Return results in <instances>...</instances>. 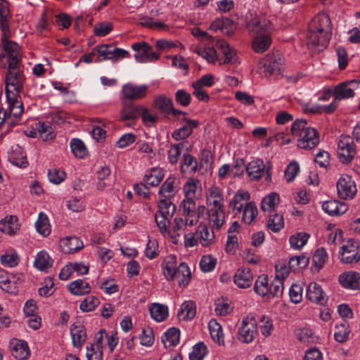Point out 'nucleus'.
I'll use <instances>...</instances> for the list:
<instances>
[{
    "label": "nucleus",
    "mask_w": 360,
    "mask_h": 360,
    "mask_svg": "<svg viewBox=\"0 0 360 360\" xmlns=\"http://www.w3.org/2000/svg\"><path fill=\"white\" fill-rule=\"evenodd\" d=\"M22 65H8L5 76V92L6 97L11 99L14 95H20L23 91L25 76L21 69Z\"/></svg>",
    "instance_id": "1"
},
{
    "label": "nucleus",
    "mask_w": 360,
    "mask_h": 360,
    "mask_svg": "<svg viewBox=\"0 0 360 360\" xmlns=\"http://www.w3.org/2000/svg\"><path fill=\"white\" fill-rule=\"evenodd\" d=\"M246 28L252 36L271 33L272 25L269 20L264 16H259L250 13L247 16Z\"/></svg>",
    "instance_id": "2"
},
{
    "label": "nucleus",
    "mask_w": 360,
    "mask_h": 360,
    "mask_svg": "<svg viewBox=\"0 0 360 360\" xmlns=\"http://www.w3.org/2000/svg\"><path fill=\"white\" fill-rule=\"evenodd\" d=\"M308 28H310L319 33H323L322 42L329 41L332 34V25L330 19L326 13H319L309 23Z\"/></svg>",
    "instance_id": "3"
},
{
    "label": "nucleus",
    "mask_w": 360,
    "mask_h": 360,
    "mask_svg": "<svg viewBox=\"0 0 360 360\" xmlns=\"http://www.w3.org/2000/svg\"><path fill=\"white\" fill-rule=\"evenodd\" d=\"M341 261L345 264L357 263L360 260V243L350 238L341 247L339 252Z\"/></svg>",
    "instance_id": "4"
},
{
    "label": "nucleus",
    "mask_w": 360,
    "mask_h": 360,
    "mask_svg": "<svg viewBox=\"0 0 360 360\" xmlns=\"http://www.w3.org/2000/svg\"><path fill=\"white\" fill-rule=\"evenodd\" d=\"M142 106L130 101H121L120 120L126 122L127 125L134 123L142 112Z\"/></svg>",
    "instance_id": "5"
},
{
    "label": "nucleus",
    "mask_w": 360,
    "mask_h": 360,
    "mask_svg": "<svg viewBox=\"0 0 360 360\" xmlns=\"http://www.w3.org/2000/svg\"><path fill=\"white\" fill-rule=\"evenodd\" d=\"M1 42L5 53L2 55L0 54V58L6 56L8 57V65H22V56L20 46L15 41H8V36H1Z\"/></svg>",
    "instance_id": "6"
},
{
    "label": "nucleus",
    "mask_w": 360,
    "mask_h": 360,
    "mask_svg": "<svg viewBox=\"0 0 360 360\" xmlns=\"http://www.w3.org/2000/svg\"><path fill=\"white\" fill-rule=\"evenodd\" d=\"M338 154L340 162L349 163L356 154L355 145L350 136H341L338 144Z\"/></svg>",
    "instance_id": "7"
},
{
    "label": "nucleus",
    "mask_w": 360,
    "mask_h": 360,
    "mask_svg": "<svg viewBox=\"0 0 360 360\" xmlns=\"http://www.w3.org/2000/svg\"><path fill=\"white\" fill-rule=\"evenodd\" d=\"M257 333V321L254 317L243 319L242 325L238 329V338L245 343L251 342Z\"/></svg>",
    "instance_id": "8"
},
{
    "label": "nucleus",
    "mask_w": 360,
    "mask_h": 360,
    "mask_svg": "<svg viewBox=\"0 0 360 360\" xmlns=\"http://www.w3.org/2000/svg\"><path fill=\"white\" fill-rule=\"evenodd\" d=\"M283 65L284 58L278 51L267 54L263 61L264 72L269 73V75L280 74Z\"/></svg>",
    "instance_id": "9"
},
{
    "label": "nucleus",
    "mask_w": 360,
    "mask_h": 360,
    "mask_svg": "<svg viewBox=\"0 0 360 360\" xmlns=\"http://www.w3.org/2000/svg\"><path fill=\"white\" fill-rule=\"evenodd\" d=\"M148 86L146 84L134 86L128 83L122 86L121 91L120 101H134L139 100L146 96Z\"/></svg>",
    "instance_id": "10"
},
{
    "label": "nucleus",
    "mask_w": 360,
    "mask_h": 360,
    "mask_svg": "<svg viewBox=\"0 0 360 360\" xmlns=\"http://www.w3.org/2000/svg\"><path fill=\"white\" fill-rule=\"evenodd\" d=\"M337 190L340 198L352 199L356 193V187L352 177L348 175L342 176L337 183Z\"/></svg>",
    "instance_id": "11"
},
{
    "label": "nucleus",
    "mask_w": 360,
    "mask_h": 360,
    "mask_svg": "<svg viewBox=\"0 0 360 360\" xmlns=\"http://www.w3.org/2000/svg\"><path fill=\"white\" fill-rule=\"evenodd\" d=\"M319 143V135L314 128H308V131L304 133L297 140V146L302 149L311 150L315 148Z\"/></svg>",
    "instance_id": "12"
},
{
    "label": "nucleus",
    "mask_w": 360,
    "mask_h": 360,
    "mask_svg": "<svg viewBox=\"0 0 360 360\" xmlns=\"http://www.w3.org/2000/svg\"><path fill=\"white\" fill-rule=\"evenodd\" d=\"M323 36V33H319V32H316L310 28H308V32L307 35V45L308 48L312 51H322L325 49L329 43V41H326V43L322 42V37Z\"/></svg>",
    "instance_id": "13"
},
{
    "label": "nucleus",
    "mask_w": 360,
    "mask_h": 360,
    "mask_svg": "<svg viewBox=\"0 0 360 360\" xmlns=\"http://www.w3.org/2000/svg\"><path fill=\"white\" fill-rule=\"evenodd\" d=\"M182 120L186 122V124L175 130L172 134V136L177 141L188 138L192 134L193 130L199 125V122L196 120H191L184 117Z\"/></svg>",
    "instance_id": "14"
},
{
    "label": "nucleus",
    "mask_w": 360,
    "mask_h": 360,
    "mask_svg": "<svg viewBox=\"0 0 360 360\" xmlns=\"http://www.w3.org/2000/svg\"><path fill=\"white\" fill-rule=\"evenodd\" d=\"M252 281L253 276L250 268L238 269L233 277L234 283L240 288H249Z\"/></svg>",
    "instance_id": "15"
},
{
    "label": "nucleus",
    "mask_w": 360,
    "mask_h": 360,
    "mask_svg": "<svg viewBox=\"0 0 360 360\" xmlns=\"http://www.w3.org/2000/svg\"><path fill=\"white\" fill-rule=\"evenodd\" d=\"M60 248L65 254L74 253L83 248V242L76 236H68L60 241Z\"/></svg>",
    "instance_id": "16"
},
{
    "label": "nucleus",
    "mask_w": 360,
    "mask_h": 360,
    "mask_svg": "<svg viewBox=\"0 0 360 360\" xmlns=\"http://www.w3.org/2000/svg\"><path fill=\"white\" fill-rule=\"evenodd\" d=\"M322 209L329 215L339 216L347 211L348 205L343 202L331 200L324 202L322 205Z\"/></svg>",
    "instance_id": "17"
},
{
    "label": "nucleus",
    "mask_w": 360,
    "mask_h": 360,
    "mask_svg": "<svg viewBox=\"0 0 360 360\" xmlns=\"http://www.w3.org/2000/svg\"><path fill=\"white\" fill-rule=\"evenodd\" d=\"M340 283L342 287L351 290L360 289V274L349 271L339 276Z\"/></svg>",
    "instance_id": "18"
},
{
    "label": "nucleus",
    "mask_w": 360,
    "mask_h": 360,
    "mask_svg": "<svg viewBox=\"0 0 360 360\" xmlns=\"http://www.w3.org/2000/svg\"><path fill=\"white\" fill-rule=\"evenodd\" d=\"M251 180L257 181L261 179L265 171V165L261 159L250 162L245 167Z\"/></svg>",
    "instance_id": "19"
},
{
    "label": "nucleus",
    "mask_w": 360,
    "mask_h": 360,
    "mask_svg": "<svg viewBox=\"0 0 360 360\" xmlns=\"http://www.w3.org/2000/svg\"><path fill=\"white\" fill-rule=\"evenodd\" d=\"M307 297L311 302L323 305L326 303L324 292L316 283H310L307 290Z\"/></svg>",
    "instance_id": "20"
},
{
    "label": "nucleus",
    "mask_w": 360,
    "mask_h": 360,
    "mask_svg": "<svg viewBox=\"0 0 360 360\" xmlns=\"http://www.w3.org/2000/svg\"><path fill=\"white\" fill-rule=\"evenodd\" d=\"M19 229L18 218L14 215L7 216L0 221V231L9 236L15 235Z\"/></svg>",
    "instance_id": "21"
},
{
    "label": "nucleus",
    "mask_w": 360,
    "mask_h": 360,
    "mask_svg": "<svg viewBox=\"0 0 360 360\" xmlns=\"http://www.w3.org/2000/svg\"><path fill=\"white\" fill-rule=\"evenodd\" d=\"M72 344L75 347H81L86 341V329L83 325H73L70 328Z\"/></svg>",
    "instance_id": "22"
},
{
    "label": "nucleus",
    "mask_w": 360,
    "mask_h": 360,
    "mask_svg": "<svg viewBox=\"0 0 360 360\" xmlns=\"http://www.w3.org/2000/svg\"><path fill=\"white\" fill-rule=\"evenodd\" d=\"M271 44V33L257 35L252 41V49L257 53H263L266 51Z\"/></svg>",
    "instance_id": "23"
},
{
    "label": "nucleus",
    "mask_w": 360,
    "mask_h": 360,
    "mask_svg": "<svg viewBox=\"0 0 360 360\" xmlns=\"http://www.w3.org/2000/svg\"><path fill=\"white\" fill-rule=\"evenodd\" d=\"M354 82V80H351L342 82L336 86L333 91V96H335V100L340 101L341 99L353 97L354 96V92L353 89L348 87V85Z\"/></svg>",
    "instance_id": "24"
},
{
    "label": "nucleus",
    "mask_w": 360,
    "mask_h": 360,
    "mask_svg": "<svg viewBox=\"0 0 360 360\" xmlns=\"http://www.w3.org/2000/svg\"><path fill=\"white\" fill-rule=\"evenodd\" d=\"M131 47L132 49L136 52L134 55V58L136 61L139 63L148 62V51L152 49V46L150 45L143 41L142 43H134L132 44Z\"/></svg>",
    "instance_id": "25"
},
{
    "label": "nucleus",
    "mask_w": 360,
    "mask_h": 360,
    "mask_svg": "<svg viewBox=\"0 0 360 360\" xmlns=\"http://www.w3.org/2000/svg\"><path fill=\"white\" fill-rule=\"evenodd\" d=\"M217 47L221 50L224 56V60L221 64L233 63L236 60V51L231 49L226 41L224 40H219L216 44Z\"/></svg>",
    "instance_id": "26"
},
{
    "label": "nucleus",
    "mask_w": 360,
    "mask_h": 360,
    "mask_svg": "<svg viewBox=\"0 0 360 360\" xmlns=\"http://www.w3.org/2000/svg\"><path fill=\"white\" fill-rule=\"evenodd\" d=\"M173 105L172 98L165 95H160L155 98L153 106L163 113L165 116L169 115V110Z\"/></svg>",
    "instance_id": "27"
},
{
    "label": "nucleus",
    "mask_w": 360,
    "mask_h": 360,
    "mask_svg": "<svg viewBox=\"0 0 360 360\" xmlns=\"http://www.w3.org/2000/svg\"><path fill=\"white\" fill-rule=\"evenodd\" d=\"M191 271L185 262H181L175 271V277L179 282L180 287H185L188 285L191 278Z\"/></svg>",
    "instance_id": "28"
},
{
    "label": "nucleus",
    "mask_w": 360,
    "mask_h": 360,
    "mask_svg": "<svg viewBox=\"0 0 360 360\" xmlns=\"http://www.w3.org/2000/svg\"><path fill=\"white\" fill-rule=\"evenodd\" d=\"M10 161L12 164L21 168H25L28 165L27 157L22 148L18 145L13 149L11 153Z\"/></svg>",
    "instance_id": "29"
},
{
    "label": "nucleus",
    "mask_w": 360,
    "mask_h": 360,
    "mask_svg": "<svg viewBox=\"0 0 360 360\" xmlns=\"http://www.w3.org/2000/svg\"><path fill=\"white\" fill-rule=\"evenodd\" d=\"M196 314L195 304L193 301H185L181 306L178 316L183 320H191Z\"/></svg>",
    "instance_id": "30"
},
{
    "label": "nucleus",
    "mask_w": 360,
    "mask_h": 360,
    "mask_svg": "<svg viewBox=\"0 0 360 360\" xmlns=\"http://www.w3.org/2000/svg\"><path fill=\"white\" fill-rule=\"evenodd\" d=\"M207 212L210 223L212 224V227L219 229L224 222L225 213L224 210L210 208Z\"/></svg>",
    "instance_id": "31"
},
{
    "label": "nucleus",
    "mask_w": 360,
    "mask_h": 360,
    "mask_svg": "<svg viewBox=\"0 0 360 360\" xmlns=\"http://www.w3.org/2000/svg\"><path fill=\"white\" fill-rule=\"evenodd\" d=\"M68 290L75 295H84L91 292V287L87 282L78 279L69 284Z\"/></svg>",
    "instance_id": "32"
},
{
    "label": "nucleus",
    "mask_w": 360,
    "mask_h": 360,
    "mask_svg": "<svg viewBox=\"0 0 360 360\" xmlns=\"http://www.w3.org/2000/svg\"><path fill=\"white\" fill-rule=\"evenodd\" d=\"M0 288L11 294L18 292L16 281H11L7 272L3 269L0 270Z\"/></svg>",
    "instance_id": "33"
},
{
    "label": "nucleus",
    "mask_w": 360,
    "mask_h": 360,
    "mask_svg": "<svg viewBox=\"0 0 360 360\" xmlns=\"http://www.w3.org/2000/svg\"><path fill=\"white\" fill-rule=\"evenodd\" d=\"M198 233L200 235V243L202 246L207 247L214 242V231H210L206 224H200L198 227Z\"/></svg>",
    "instance_id": "34"
},
{
    "label": "nucleus",
    "mask_w": 360,
    "mask_h": 360,
    "mask_svg": "<svg viewBox=\"0 0 360 360\" xmlns=\"http://www.w3.org/2000/svg\"><path fill=\"white\" fill-rule=\"evenodd\" d=\"M180 331L176 328L168 329L162 338V342L165 347L176 346L179 342Z\"/></svg>",
    "instance_id": "35"
},
{
    "label": "nucleus",
    "mask_w": 360,
    "mask_h": 360,
    "mask_svg": "<svg viewBox=\"0 0 360 360\" xmlns=\"http://www.w3.org/2000/svg\"><path fill=\"white\" fill-rule=\"evenodd\" d=\"M20 95H14L13 98L11 99L6 97L9 105V117L13 116L16 119H19L23 112V104L22 101L18 100Z\"/></svg>",
    "instance_id": "36"
},
{
    "label": "nucleus",
    "mask_w": 360,
    "mask_h": 360,
    "mask_svg": "<svg viewBox=\"0 0 360 360\" xmlns=\"http://www.w3.org/2000/svg\"><path fill=\"white\" fill-rule=\"evenodd\" d=\"M37 231L44 237L48 236L51 233V225L46 214L41 212L39 214L38 219L35 223Z\"/></svg>",
    "instance_id": "37"
},
{
    "label": "nucleus",
    "mask_w": 360,
    "mask_h": 360,
    "mask_svg": "<svg viewBox=\"0 0 360 360\" xmlns=\"http://www.w3.org/2000/svg\"><path fill=\"white\" fill-rule=\"evenodd\" d=\"M212 339L219 345H224L223 331L221 325L215 320L212 319L208 324Z\"/></svg>",
    "instance_id": "38"
},
{
    "label": "nucleus",
    "mask_w": 360,
    "mask_h": 360,
    "mask_svg": "<svg viewBox=\"0 0 360 360\" xmlns=\"http://www.w3.org/2000/svg\"><path fill=\"white\" fill-rule=\"evenodd\" d=\"M150 313L154 320L160 322L168 316V308L166 305L153 303L150 307Z\"/></svg>",
    "instance_id": "39"
},
{
    "label": "nucleus",
    "mask_w": 360,
    "mask_h": 360,
    "mask_svg": "<svg viewBox=\"0 0 360 360\" xmlns=\"http://www.w3.org/2000/svg\"><path fill=\"white\" fill-rule=\"evenodd\" d=\"M12 355L17 359L24 360L30 355V349L26 342L20 341L11 348Z\"/></svg>",
    "instance_id": "40"
},
{
    "label": "nucleus",
    "mask_w": 360,
    "mask_h": 360,
    "mask_svg": "<svg viewBox=\"0 0 360 360\" xmlns=\"http://www.w3.org/2000/svg\"><path fill=\"white\" fill-rule=\"evenodd\" d=\"M328 259V255L326 250L323 248H319L314 252L312 257V269L313 271H319L323 266Z\"/></svg>",
    "instance_id": "41"
},
{
    "label": "nucleus",
    "mask_w": 360,
    "mask_h": 360,
    "mask_svg": "<svg viewBox=\"0 0 360 360\" xmlns=\"http://www.w3.org/2000/svg\"><path fill=\"white\" fill-rule=\"evenodd\" d=\"M163 178L164 173L162 169L153 168L150 173L145 174L143 181L151 186H157Z\"/></svg>",
    "instance_id": "42"
},
{
    "label": "nucleus",
    "mask_w": 360,
    "mask_h": 360,
    "mask_svg": "<svg viewBox=\"0 0 360 360\" xmlns=\"http://www.w3.org/2000/svg\"><path fill=\"white\" fill-rule=\"evenodd\" d=\"M269 285L267 276L260 275L255 281L254 285L255 292L262 297L268 296Z\"/></svg>",
    "instance_id": "43"
},
{
    "label": "nucleus",
    "mask_w": 360,
    "mask_h": 360,
    "mask_svg": "<svg viewBox=\"0 0 360 360\" xmlns=\"http://www.w3.org/2000/svg\"><path fill=\"white\" fill-rule=\"evenodd\" d=\"M34 264L37 269L45 271L51 266L52 260L46 252L41 251L37 255Z\"/></svg>",
    "instance_id": "44"
},
{
    "label": "nucleus",
    "mask_w": 360,
    "mask_h": 360,
    "mask_svg": "<svg viewBox=\"0 0 360 360\" xmlns=\"http://www.w3.org/2000/svg\"><path fill=\"white\" fill-rule=\"evenodd\" d=\"M250 199V194L248 191H238L234 195L233 200L229 202V207L233 210H237L241 212L243 210L242 201L248 200Z\"/></svg>",
    "instance_id": "45"
},
{
    "label": "nucleus",
    "mask_w": 360,
    "mask_h": 360,
    "mask_svg": "<svg viewBox=\"0 0 360 360\" xmlns=\"http://www.w3.org/2000/svg\"><path fill=\"white\" fill-rule=\"evenodd\" d=\"M158 206L161 216H166L169 218H172L176 212L175 205L167 199L160 200Z\"/></svg>",
    "instance_id": "46"
},
{
    "label": "nucleus",
    "mask_w": 360,
    "mask_h": 360,
    "mask_svg": "<svg viewBox=\"0 0 360 360\" xmlns=\"http://www.w3.org/2000/svg\"><path fill=\"white\" fill-rule=\"evenodd\" d=\"M96 51H98L99 56L96 60V63H100L105 60L114 59L113 46L110 44L98 45Z\"/></svg>",
    "instance_id": "47"
},
{
    "label": "nucleus",
    "mask_w": 360,
    "mask_h": 360,
    "mask_svg": "<svg viewBox=\"0 0 360 360\" xmlns=\"http://www.w3.org/2000/svg\"><path fill=\"white\" fill-rule=\"evenodd\" d=\"M70 148L76 158H84L87 155L86 148L80 139H73L70 142Z\"/></svg>",
    "instance_id": "48"
},
{
    "label": "nucleus",
    "mask_w": 360,
    "mask_h": 360,
    "mask_svg": "<svg viewBox=\"0 0 360 360\" xmlns=\"http://www.w3.org/2000/svg\"><path fill=\"white\" fill-rule=\"evenodd\" d=\"M284 226V221L283 215L279 214H274L269 215L267 221V227L273 232H278Z\"/></svg>",
    "instance_id": "49"
},
{
    "label": "nucleus",
    "mask_w": 360,
    "mask_h": 360,
    "mask_svg": "<svg viewBox=\"0 0 360 360\" xmlns=\"http://www.w3.org/2000/svg\"><path fill=\"white\" fill-rule=\"evenodd\" d=\"M309 234L305 232H300L292 236L289 239L291 248L294 249H300L307 242Z\"/></svg>",
    "instance_id": "50"
},
{
    "label": "nucleus",
    "mask_w": 360,
    "mask_h": 360,
    "mask_svg": "<svg viewBox=\"0 0 360 360\" xmlns=\"http://www.w3.org/2000/svg\"><path fill=\"white\" fill-rule=\"evenodd\" d=\"M243 210L242 220L250 224L257 214V208L252 202H248Z\"/></svg>",
    "instance_id": "51"
},
{
    "label": "nucleus",
    "mask_w": 360,
    "mask_h": 360,
    "mask_svg": "<svg viewBox=\"0 0 360 360\" xmlns=\"http://www.w3.org/2000/svg\"><path fill=\"white\" fill-rule=\"evenodd\" d=\"M278 202L279 195L276 193H271L263 198L261 203V208L263 211H266V210L272 211Z\"/></svg>",
    "instance_id": "52"
},
{
    "label": "nucleus",
    "mask_w": 360,
    "mask_h": 360,
    "mask_svg": "<svg viewBox=\"0 0 360 360\" xmlns=\"http://www.w3.org/2000/svg\"><path fill=\"white\" fill-rule=\"evenodd\" d=\"M308 128H311L307 125V122L304 119L296 120L291 126V132L294 136L299 138L308 131Z\"/></svg>",
    "instance_id": "53"
},
{
    "label": "nucleus",
    "mask_w": 360,
    "mask_h": 360,
    "mask_svg": "<svg viewBox=\"0 0 360 360\" xmlns=\"http://www.w3.org/2000/svg\"><path fill=\"white\" fill-rule=\"evenodd\" d=\"M284 290L283 282L280 278H274L269 285L268 297H280Z\"/></svg>",
    "instance_id": "54"
},
{
    "label": "nucleus",
    "mask_w": 360,
    "mask_h": 360,
    "mask_svg": "<svg viewBox=\"0 0 360 360\" xmlns=\"http://www.w3.org/2000/svg\"><path fill=\"white\" fill-rule=\"evenodd\" d=\"M175 182L176 179L174 176H169L163 183V184L160 186L158 191V194L162 195L165 193H176L178 191L179 187L177 185H175Z\"/></svg>",
    "instance_id": "55"
},
{
    "label": "nucleus",
    "mask_w": 360,
    "mask_h": 360,
    "mask_svg": "<svg viewBox=\"0 0 360 360\" xmlns=\"http://www.w3.org/2000/svg\"><path fill=\"white\" fill-rule=\"evenodd\" d=\"M207 354V347L202 342H198L193 348V351L189 354L190 360H202Z\"/></svg>",
    "instance_id": "56"
},
{
    "label": "nucleus",
    "mask_w": 360,
    "mask_h": 360,
    "mask_svg": "<svg viewBox=\"0 0 360 360\" xmlns=\"http://www.w3.org/2000/svg\"><path fill=\"white\" fill-rule=\"evenodd\" d=\"M181 207L183 208L184 214L186 216L189 217L195 216L196 205L193 198H185L181 202Z\"/></svg>",
    "instance_id": "57"
},
{
    "label": "nucleus",
    "mask_w": 360,
    "mask_h": 360,
    "mask_svg": "<svg viewBox=\"0 0 360 360\" xmlns=\"http://www.w3.org/2000/svg\"><path fill=\"white\" fill-rule=\"evenodd\" d=\"M336 330L334 334L335 340L341 343L345 342L348 339L350 332L347 323L345 322L337 326Z\"/></svg>",
    "instance_id": "58"
},
{
    "label": "nucleus",
    "mask_w": 360,
    "mask_h": 360,
    "mask_svg": "<svg viewBox=\"0 0 360 360\" xmlns=\"http://www.w3.org/2000/svg\"><path fill=\"white\" fill-rule=\"evenodd\" d=\"M217 259L210 255H204L200 262V267L203 272L212 271L216 266Z\"/></svg>",
    "instance_id": "59"
},
{
    "label": "nucleus",
    "mask_w": 360,
    "mask_h": 360,
    "mask_svg": "<svg viewBox=\"0 0 360 360\" xmlns=\"http://www.w3.org/2000/svg\"><path fill=\"white\" fill-rule=\"evenodd\" d=\"M35 128L43 140L47 141L53 139L52 128L50 125L39 122L35 124Z\"/></svg>",
    "instance_id": "60"
},
{
    "label": "nucleus",
    "mask_w": 360,
    "mask_h": 360,
    "mask_svg": "<svg viewBox=\"0 0 360 360\" xmlns=\"http://www.w3.org/2000/svg\"><path fill=\"white\" fill-rule=\"evenodd\" d=\"M184 166L190 168L191 173H195L198 167L197 159L191 154L184 153L183 155V165L181 167V172H184Z\"/></svg>",
    "instance_id": "61"
},
{
    "label": "nucleus",
    "mask_w": 360,
    "mask_h": 360,
    "mask_svg": "<svg viewBox=\"0 0 360 360\" xmlns=\"http://www.w3.org/2000/svg\"><path fill=\"white\" fill-rule=\"evenodd\" d=\"M200 181L197 179H189L184 186L185 198H193L195 194Z\"/></svg>",
    "instance_id": "62"
},
{
    "label": "nucleus",
    "mask_w": 360,
    "mask_h": 360,
    "mask_svg": "<svg viewBox=\"0 0 360 360\" xmlns=\"http://www.w3.org/2000/svg\"><path fill=\"white\" fill-rule=\"evenodd\" d=\"M197 53L200 56L207 60L208 63H214L217 60V52L212 47L207 46L204 49H199L197 50Z\"/></svg>",
    "instance_id": "63"
},
{
    "label": "nucleus",
    "mask_w": 360,
    "mask_h": 360,
    "mask_svg": "<svg viewBox=\"0 0 360 360\" xmlns=\"http://www.w3.org/2000/svg\"><path fill=\"white\" fill-rule=\"evenodd\" d=\"M100 301L95 296H90L85 298L80 304V309L83 311H93L98 304Z\"/></svg>",
    "instance_id": "64"
}]
</instances>
